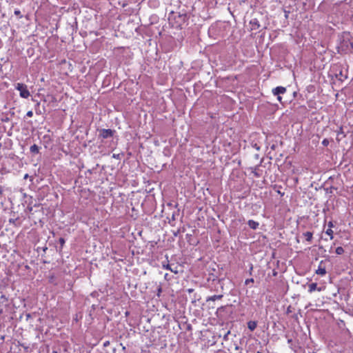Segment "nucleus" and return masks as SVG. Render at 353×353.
<instances>
[{
  "label": "nucleus",
  "instance_id": "obj_1",
  "mask_svg": "<svg viewBox=\"0 0 353 353\" xmlns=\"http://www.w3.org/2000/svg\"><path fill=\"white\" fill-rule=\"evenodd\" d=\"M350 33H344L339 48L341 53H347L353 50V42L349 38Z\"/></svg>",
  "mask_w": 353,
  "mask_h": 353
},
{
  "label": "nucleus",
  "instance_id": "obj_2",
  "mask_svg": "<svg viewBox=\"0 0 353 353\" xmlns=\"http://www.w3.org/2000/svg\"><path fill=\"white\" fill-rule=\"evenodd\" d=\"M178 327L181 330H182V332L179 334L180 338H181L182 336L183 337H188L192 334V325L185 321V317H180V320L178 319Z\"/></svg>",
  "mask_w": 353,
  "mask_h": 353
},
{
  "label": "nucleus",
  "instance_id": "obj_3",
  "mask_svg": "<svg viewBox=\"0 0 353 353\" xmlns=\"http://www.w3.org/2000/svg\"><path fill=\"white\" fill-rule=\"evenodd\" d=\"M15 88H16V90L19 91V95L21 97H22L23 99H28L30 97V93L29 90H28L26 85H25L23 83H18L15 85Z\"/></svg>",
  "mask_w": 353,
  "mask_h": 353
},
{
  "label": "nucleus",
  "instance_id": "obj_4",
  "mask_svg": "<svg viewBox=\"0 0 353 353\" xmlns=\"http://www.w3.org/2000/svg\"><path fill=\"white\" fill-rule=\"evenodd\" d=\"M287 91L286 90V88L285 87H283V86H278L275 88H274L272 90V94L274 95V96H277V99L281 102V97L280 96V94H283L284 93H285Z\"/></svg>",
  "mask_w": 353,
  "mask_h": 353
},
{
  "label": "nucleus",
  "instance_id": "obj_5",
  "mask_svg": "<svg viewBox=\"0 0 353 353\" xmlns=\"http://www.w3.org/2000/svg\"><path fill=\"white\" fill-rule=\"evenodd\" d=\"M114 130L111 129H102L100 130V136L103 139H108L113 136Z\"/></svg>",
  "mask_w": 353,
  "mask_h": 353
},
{
  "label": "nucleus",
  "instance_id": "obj_6",
  "mask_svg": "<svg viewBox=\"0 0 353 353\" xmlns=\"http://www.w3.org/2000/svg\"><path fill=\"white\" fill-rule=\"evenodd\" d=\"M188 19V18L186 14H181L179 13L178 14V28L179 27L181 29L183 28V25Z\"/></svg>",
  "mask_w": 353,
  "mask_h": 353
},
{
  "label": "nucleus",
  "instance_id": "obj_7",
  "mask_svg": "<svg viewBox=\"0 0 353 353\" xmlns=\"http://www.w3.org/2000/svg\"><path fill=\"white\" fill-rule=\"evenodd\" d=\"M316 274L321 276L326 274V270L325 267L323 265V261L320 262L318 269L316 270Z\"/></svg>",
  "mask_w": 353,
  "mask_h": 353
},
{
  "label": "nucleus",
  "instance_id": "obj_8",
  "mask_svg": "<svg viewBox=\"0 0 353 353\" xmlns=\"http://www.w3.org/2000/svg\"><path fill=\"white\" fill-rule=\"evenodd\" d=\"M250 24L251 26V30H258L259 28H260V23H259V21L257 19L254 18V19H252L250 21Z\"/></svg>",
  "mask_w": 353,
  "mask_h": 353
},
{
  "label": "nucleus",
  "instance_id": "obj_9",
  "mask_svg": "<svg viewBox=\"0 0 353 353\" xmlns=\"http://www.w3.org/2000/svg\"><path fill=\"white\" fill-rule=\"evenodd\" d=\"M248 226L252 230H256L259 225V223L254 220H249L248 221Z\"/></svg>",
  "mask_w": 353,
  "mask_h": 353
},
{
  "label": "nucleus",
  "instance_id": "obj_10",
  "mask_svg": "<svg viewBox=\"0 0 353 353\" xmlns=\"http://www.w3.org/2000/svg\"><path fill=\"white\" fill-rule=\"evenodd\" d=\"M303 236L305 238V240L308 242L312 241L313 237V232L307 231L303 233Z\"/></svg>",
  "mask_w": 353,
  "mask_h": 353
},
{
  "label": "nucleus",
  "instance_id": "obj_11",
  "mask_svg": "<svg viewBox=\"0 0 353 353\" xmlns=\"http://www.w3.org/2000/svg\"><path fill=\"white\" fill-rule=\"evenodd\" d=\"M256 326H257L256 321H250L248 322V328L250 331H254L256 329Z\"/></svg>",
  "mask_w": 353,
  "mask_h": 353
},
{
  "label": "nucleus",
  "instance_id": "obj_12",
  "mask_svg": "<svg viewBox=\"0 0 353 353\" xmlns=\"http://www.w3.org/2000/svg\"><path fill=\"white\" fill-rule=\"evenodd\" d=\"M222 297H223L222 294L214 295V296L208 297L206 299V301L207 302L210 301H214L215 300L221 299Z\"/></svg>",
  "mask_w": 353,
  "mask_h": 353
},
{
  "label": "nucleus",
  "instance_id": "obj_13",
  "mask_svg": "<svg viewBox=\"0 0 353 353\" xmlns=\"http://www.w3.org/2000/svg\"><path fill=\"white\" fill-rule=\"evenodd\" d=\"M30 151L32 154H38L39 152V148L36 144L30 146Z\"/></svg>",
  "mask_w": 353,
  "mask_h": 353
},
{
  "label": "nucleus",
  "instance_id": "obj_14",
  "mask_svg": "<svg viewBox=\"0 0 353 353\" xmlns=\"http://www.w3.org/2000/svg\"><path fill=\"white\" fill-rule=\"evenodd\" d=\"M228 306H221L219 307L216 310V314L217 316H220L222 315V312H225V310L227 309Z\"/></svg>",
  "mask_w": 353,
  "mask_h": 353
},
{
  "label": "nucleus",
  "instance_id": "obj_15",
  "mask_svg": "<svg viewBox=\"0 0 353 353\" xmlns=\"http://www.w3.org/2000/svg\"><path fill=\"white\" fill-rule=\"evenodd\" d=\"M317 289V284L316 283H312L309 285V292H312Z\"/></svg>",
  "mask_w": 353,
  "mask_h": 353
},
{
  "label": "nucleus",
  "instance_id": "obj_16",
  "mask_svg": "<svg viewBox=\"0 0 353 353\" xmlns=\"http://www.w3.org/2000/svg\"><path fill=\"white\" fill-rule=\"evenodd\" d=\"M344 252H345L344 249L342 247H341V246L337 247L336 248V250H335L336 254H338V255L343 254L344 253Z\"/></svg>",
  "mask_w": 353,
  "mask_h": 353
},
{
  "label": "nucleus",
  "instance_id": "obj_17",
  "mask_svg": "<svg viewBox=\"0 0 353 353\" xmlns=\"http://www.w3.org/2000/svg\"><path fill=\"white\" fill-rule=\"evenodd\" d=\"M19 218L17 219H10L9 222L14 225H19L20 223L18 222Z\"/></svg>",
  "mask_w": 353,
  "mask_h": 353
},
{
  "label": "nucleus",
  "instance_id": "obj_18",
  "mask_svg": "<svg viewBox=\"0 0 353 353\" xmlns=\"http://www.w3.org/2000/svg\"><path fill=\"white\" fill-rule=\"evenodd\" d=\"M333 231L332 229L330 228H327V230L325 231V234H327V235H329L330 236V239H332L334 238L333 236Z\"/></svg>",
  "mask_w": 353,
  "mask_h": 353
},
{
  "label": "nucleus",
  "instance_id": "obj_19",
  "mask_svg": "<svg viewBox=\"0 0 353 353\" xmlns=\"http://www.w3.org/2000/svg\"><path fill=\"white\" fill-rule=\"evenodd\" d=\"M14 14L17 16L19 18H21L22 15L21 14V11L18 9H16L14 12Z\"/></svg>",
  "mask_w": 353,
  "mask_h": 353
},
{
  "label": "nucleus",
  "instance_id": "obj_20",
  "mask_svg": "<svg viewBox=\"0 0 353 353\" xmlns=\"http://www.w3.org/2000/svg\"><path fill=\"white\" fill-rule=\"evenodd\" d=\"M230 334V330H228V332H227L223 335V339L224 341H228V336H229V334Z\"/></svg>",
  "mask_w": 353,
  "mask_h": 353
},
{
  "label": "nucleus",
  "instance_id": "obj_21",
  "mask_svg": "<svg viewBox=\"0 0 353 353\" xmlns=\"http://www.w3.org/2000/svg\"><path fill=\"white\" fill-rule=\"evenodd\" d=\"M254 279H252V278H251V279H246V280H245V284L248 285H249L250 283H254Z\"/></svg>",
  "mask_w": 353,
  "mask_h": 353
},
{
  "label": "nucleus",
  "instance_id": "obj_22",
  "mask_svg": "<svg viewBox=\"0 0 353 353\" xmlns=\"http://www.w3.org/2000/svg\"><path fill=\"white\" fill-rule=\"evenodd\" d=\"M322 144L324 145V146H327L328 144H329V141L326 139H325L323 141H322Z\"/></svg>",
  "mask_w": 353,
  "mask_h": 353
},
{
  "label": "nucleus",
  "instance_id": "obj_23",
  "mask_svg": "<svg viewBox=\"0 0 353 353\" xmlns=\"http://www.w3.org/2000/svg\"><path fill=\"white\" fill-rule=\"evenodd\" d=\"M32 116H33V112L32 110H30L26 113V117H32Z\"/></svg>",
  "mask_w": 353,
  "mask_h": 353
},
{
  "label": "nucleus",
  "instance_id": "obj_24",
  "mask_svg": "<svg viewBox=\"0 0 353 353\" xmlns=\"http://www.w3.org/2000/svg\"><path fill=\"white\" fill-rule=\"evenodd\" d=\"M59 241L60 244L61 245V246H63L65 243V239L63 238H60Z\"/></svg>",
  "mask_w": 353,
  "mask_h": 353
},
{
  "label": "nucleus",
  "instance_id": "obj_25",
  "mask_svg": "<svg viewBox=\"0 0 353 353\" xmlns=\"http://www.w3.org/2000/svg\"><path fill=\"white\" fill-rule=\"evenodd\" d=\"M252 146H253V148H254L256 150H260V147H259L256 143H254Z\"/></svg>",
  "mask_w": 353,
  "mask_h": 353
},
{
  "label": "nucleus",
  "instance_id": "obj_26",
  "mask_svg": "<svg viewBox=\"0 0 353 353\" xmlns=\"http://www.w3.org/2000/svg\"><path fill=\"white\" fill-rule=\"evenodd\" d=\"M328 228L332 229V228L334 226L333 223L332 221H330L327 224Z\"/></svg>",
  "mask_w": 353,
  "mask_h": 353
},
{
  "label": "nucleus",
  "instance_id": "obj_27",
  "mask_svg": "<svg viewBox=\"0 0 353 353\" xmlns=\"http://www.w3.org/2000/svg\"><path fill=\"white\" fill-rule=\"evenodd\" d=\"M252 270H253V265H252V264H250V270H249V274L250 275L252 274Z\"/></svg>",
  "mask_w": 353,
  "mask_h": 353
},
{
  "label": "nucleus",
  "instance_id": "obj_28",
  "mask_svg": "<svg viewBox=\"0 0 353 353\" xmlns=\"http://www.w3.org/2000/svg\"><path fill=\"white\" fill-rule=\"evenodd\" d=\"M290 312H292V310H291V306H289V307L287 308L286 313H287V314H290Z\"/></svg>",
  "mask_w": 353,
  "mask_h": 353
},
{
  "label": "nucleus",
  "instance_id": "obj_29",
  "mask_svg": "<svg viewBox=\"0 0 353 353\" xmlns=\"http://www.w3.org/2000/svg\"><path fill=\"white\" fill-rule=\"evenodd\" d=\"M276 148V144H272L271 146H270V148L273 150H274Z\"/></svg>",
  "mask_w": 353,
  "mask_h": 353
},
{
  "label": "nucleus",
  "instance_id": "obj_30",
  "mask_svg": "<svg viewBox=\"0 0 353 353\" xmlns=\"http://www.w3.org/2000/svg\"><path fill=\"white\" fill-rule=\"evenodd\" d=\"M113 157L115 158V159H119V154H113Z\"/></svg>",
  "mask_w": 353,
  "mask_h": 353
},
{
  "label": "nucleus",
  "instance_id": "obj_31",
  "mask_svg": "<svg viewBox=\"0 0 353 353\" xmlns=\"http://www.w3.org/2000/svg\"><path fill=\"white\" fill-rule=\"evenodd\" d=\"M108 345H109V341H105L103 343V346H105V347L108 346Z\"/></svg>",
  "mask_w": 353,
  "mask_h": 353
},
{
  "label": "nucleus",
  "instance_id": "obj_32",
  "mask_svg": "<svg viewBox=\"0 0 353 353\" xmlns=\"http://www.w3.org/2000/svg\"><path fill=\"white\" fill-rule=\"evenodd\" d=\"M240 349V347L238 345H235V350H238Z\"/></svg>",
  "mask_w": 353,
  "mask_h": 353
},
{
  "label": "nucleus",
  "instance_id": "obj_33",
  "mask_svg": "<svg viewBox=\"0 0 353 353\" xmlns=\"http://www.w3.org/2000/svg\"><path fill=\"white\" fill-rule=\"evenodd\" d=\"M247 353H254V352L250 349L247 351Z\"/></svg>",
  "mask_w": 353,
  "mask_h": 353
},
{
  "label": "nucleus",
  "instance_id": "obj_34",
  "mask_svg": "<svg viewBox=\"0 0 353 353\" xmlns=\"http://www.w3.org/2000/svg\"><path fill=\"white\" fill-rule=\"evenodd\" d=\"M254 175H255L256 177H259V174L257 172H254Z\"/></svg>",
  "mask_w": 353,
  "mask_h": 353
},
{
  "label": "nucleus",
  "instance_id": "obj_35",
  "mask_svg": "<svg viewBox=\"0 0 353 353\" xmlns=\"http://www.w3.org/2000/svg\"><path fill=\"white\" fill-rule=\"evenodd\" d=\"M273 274H274V276H276L277 274V272L274 271Z\"/></svg>",
  "mask_w": 353,
  "mask_h": 353
},
{
  "label": "nucleus",
  "instance_id": "obj_36",
  "mask_svg": "<svg viewBox=\"0 0 353 353\" xmlns=\"http://www.w3.org/2000/svg\"><path fill=\"white\" fill-rule=\"evenodd\" d=\"M278 193H279V194H281V195H283V194H284V193H281V192H280V191H278Z\"/></svg>",
  "mask_w": 353,
  "mask_h": 353
},
{
  "label": "nucleus",
  "instance_id": "obj_37",
  "mask_svg": "<svg viewBox=\"0 0 353 353\" xmlns=\"http://www.w3.org/2000/svg\"><path fill=\"white\" fill-rule=\"evenodd\" d=\"M171 270H172V272H174V273H176V270H173L172 269H171Z\"/></svg>",
  "mask_w": 353,
  "mask_h": 353
},
{
  "label": "nucleus",
  "instance_id": "obj_38",
  "mask_svg": "<svg viewBox=\"0 0 353 353\" xmlns=\"http://www.w3.org/2000/svg\"><path fill=\"white\" fill-rule=\"evenodd\" d=\"M254 353H263L261 351H258L256 352H254Z\"/></svg>",
  "mask_w": 353,
  "mask_h": 353
},
{
  "label": "nucleus",
  "instance_id": "obj_39",
  "mask_svg": "<svg viewBox=\"0 0 353 353\" xmlns=\"http://www.w3.org/2000/svg\"><path fill=\"white\" fill-rule=\"evenodd\" d=\"M1 299H5V296L3 295V296H1Z\"/></svg>",
  "mask_w": 353,
  "mask_h": 353
}]
</instances>
